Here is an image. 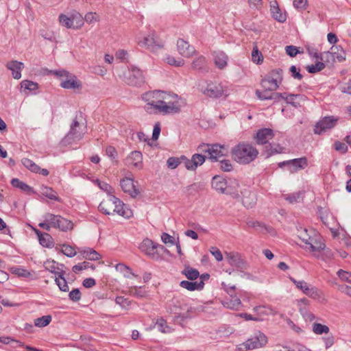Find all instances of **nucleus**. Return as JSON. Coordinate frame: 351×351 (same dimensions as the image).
<instances>
[{
	"instance_id": "4c0bfd02",
	"label": "nucleus",
	"mask_w": 351,
	"mask_h": 351,
	"mask_svg": "<svg viewBox=\"0 0 351 351\" xmlns=\"http://www.w3.org/2000/svg\"><path fill=\"white\" fill-rule=\"evenodd\" d=\"M325 244L317 241L314 239H311V240L308 242V243L306 246V249L309 250L311 252H320L321 250H323L325 249Z\"/></svg>"
},
{
	"instance_id": "c9c22d12",
	"label": "nucleus",
	"mask_w": 351,
	"mask_h": 351,
	"mask_svg": "<svg viewBox=\"0 0 351 351\" xmlns=\"http://www.w3.org/2000/svg\"><path fill=\"white\" fill-rule=\"evenodd\" d=\"M40 193L43 195L47 197L50 199H53L57 202H60V197L56 195V192L53 191L52 188L43 186L40 188Z\"/></svg>"
},
{
	"instance_id": "f704fd0d",
	"label": "nucleus",
	"mask_w": 351,
	"mask_h": 351,
	"mask_svg": "<svg viewBox=\"0 0 351 351\" xmlns=\"http://www.w3.org/2000/svg\"><path fill=\"white\" fill-rule=\"evenodd\" d=\"M181 274L184 275L190 280H195L199 276L198 270L189 265L184 267Z\"/></svg>"
},
{
	"instance_id": "ddd939ff",
	"label": "nucleus",
	"mask_w": 351,
	"mask_h": 351,
	"mask_svg": "<svg viewBox=\"0 0 351 351\" xmlns=\"http://www.w3.org/2000/svg\"><path fill=\"white\" fill-rule=\"evenodd\" d=\"M308 165L306 157L295 158L289 160L283 161L278 163V167L282 168L285 166L289 167V170L291 173H294L300 169H304Z\"/></svg>"
},
{
	"instance_id": "f03ea898",
	"label": "nucleus",
	"mask_w": 351,
	"mask_h": 351,
	"mask_svg": "<svg viewBox=\"0 0 351 351\" xmlns=\"http://www.w3.org/2000/svg\"><path fill=\"white\" fill-rule=\"evenodd\" d=\"M232 157L239 164H249L256 159L258 150L251 144L240 143L232 149Z\"/></svg>"
},
{
	"instance_id": "c756f323",
	"label": "nucleus",
	"mask_w": 351,
	"mask_h": 351,
	"mask_svg": "<svg viewBox=\"0 0 351 351\" xmlns=\"http://www.w3.org/2000/svg\"><path fill=\"white\" fill-rule=\"evenodd\" d=\"M306 100V97L300 94H289L286 98L285 101L287 104H291L295 108L300 107L301 102Z\"/></svg>"
},
{
	"instance_id": "72a5a7b5",
	"label": "nucleus",
	"mask_w": 351,
	"mask_h": 351,
	"mask_svg": "<svg viewBox=\"0 0 351 351\" xmlns=\"http://www.w3.org/2000/svg\"><path fill=\"white\" fill-rule=\"evenodd\" d=\"M117 208L115 213L125 217L129 218L132 215V210L128 208L120 199L119 202L116 204Z\"/></svg>"
},
{
	"instance_id": "aec40b11",
	"label": "nucleus",
	"mask_w": 351,
	"mask_h": 351,
	"mask_svg": "<svg viewBox=\"0 0 351 351\" xmlns=\"http://www.w3.org/2000/svg\"><path fill=\"white\" fill-rule=\"evenodd\" d=\"M271 89L263 88V90H256V95L261 100H273L274 102L280 100L282 95L279 93H271Z\"/></svg>"
},
{
	"instance_id": "5701e85b",
	"label": "nucleus",
	"mask_w": 351,
	"mask_h": 351,
	"mask_svg": "<svg viewBox=\"0 0 351 351\" xmlns=\"http://www.w3.org/2000/svg\"><path fill=\"white\" fill-rule=\"evenodd\" d=\"M8 69L12 71V76L14 79H20L21 77V70L24 68V64L21 62L17 60H11L6 64Z\"/></svg>"
},
{
	"instance_id": "6e6552de",
	"label": "nucleus",
	"mask_w": 351,
	"mask_h": 351,
	"mask_svg": "<svg viewBox=\"0 0 351 351\" xmlns=\"http://www.w3.org/2000/svg\"><path fill=\"white\" fill-rule=\"evenodd\" d=\"M86 132V126L80 125L75 119L71 125L70 130L64 138V143H71L72 141L80 140Z\"/></svg>"
},
{
	"instance_id": "c85d7f7f",
	"label": "nucleus",
	"mask_w": 351,
	"mask_h": 351,
	"mask_svg": "<svg viewBox=\"0 0 351 351\" xmlns=\"http://www.w3.org/2000/svg\"><path fill=\"white\" fill-rule=\"evenodd\" d=\"M83 258L90 261H97L101 258V255L93 248L84 247L79 251Z\"/></svg>"
},
{
	"instance_id": "49530a36",
	"label": "nucleus",
	"mask_w": 351,
	"mask_h": 351,
	"mask_svg": "<svg viewBox=\"0 0 351 351\" xmlns=\"http://www.w3.org/2000/svg\"><path fill=\"white\" fill-rule=\"evenodd\" d=\"M206 64V60L205 58L200 56L193 62L192 66L195 69L204 70L205 69Z\"/></svg>"
},
{
	"instance_id": "603ef678",
	"label": "nucleus",
	"mask_w": 351,
	"mask_h": 351,
	"mask_svg": "<svg viewBox=\"0 0 351 351\" xmlns=\"http://www.w3.org/2000/svg\"><path fill=\"white\" fill-rule=\"evenodd\" d=\"M252 59L254 63L260 64L263 60V56L257 48L256 46L254 47L252 52Z\"/></svg>"
},
{
	"instance_id": "cd10ccee",
	"label": "nucleus",
	"mask_w": 351,
	"mask_h": 351,
	"mask_svg": "<svg viewBox=\"0 0 351 351\" xmlns=\"http://www.w3.org/2000/svg\"><path fill=\"white\" fill-rule=\"evenodd\" d=\"M142 154L140 152H132L130 156L127 158L128 162L137 168L142 167Z\"/></svg>"
},
{
	"instance_id": "7c9ffc66",
	"label": "nucleus",
	"mask_w": 351,
	"mask_h": 351,
	"mask_svg": "<svg viewBox=\"0 0 351 351\" xmlns=\"http://www.w3.org/2000/svg\"><path fill=\"white\" fill-rule=\"evenodd\" d=\"M271 12L272 16L278 22L283 23L287 19L285 13H282L279 8L276 1H274V5H271Z\"/></svg>"
},
{
	"instance_id": "c03bdc74",
	"label": "nucleus",
	"mask_w": 351,
	"mask_h": 351,
	"mask_svg": "<svg viewBox=\"0 0 351 351\" xmlns=\"http://www.w3.org/2000/svg\"><path fill=\"white\" fill-rule=\"evenodd\" d=\"M60 23L67 28H76L74 25L73 20L71 17H68L64 14H60L59 16Z\"/></svg>"
},
{
	"instance_id": "0e129e2a",
	"label": "nucleus",
	"mask_w": 351,
	"mask_h": 351,
	"mask_svg": "<svg viewBox=\"0 0 351 351\" xmlns=\"http://www.w3.org/2000/svg\"><path fill=\"white\" fill-rule=\"evenodd\" d=\"M11 271L13 274H15L19 276L29 277L31 276V274L27 270L23 268L12 267Z\"/></svg>"
},
{
	"instance_id": "f3484780",
	"label": "nucleus",
	"mask_w": 351,
	"mask_h": 351,
	"mask_svg": "<svg viewBox=\"0 0 351 351\" xmlns=\"http://www.w3.org/2000/svg\"><path fill=\"white\" fill-rule=\"evenodd\" d=\"M120 185L125 193H128L132 197H136L139 193V190L136 188L133 179L125 178L121 180Z\"/></svg>"
},
{
	"instance_id": "9b49d317",
	"label": "nucleus",
	"mask_w": 351,
	"mask_h": 351,
	"mask_svg": "<svg viewBox=\"0 0 351 351\" xmlns=\"http://www.w3.org/2000/svg\"><path fill=\"white\" fill-rule=\"evenodd\" d=\"M226 258L229 265L241 271L245 270L248 268L247 261L238 252H226Z\"/></svg>"
},
{
	"instance_id": "7ed1b4c3",
	"label": "nucleus",
	"mask_w": 351,
	"mask_h": 351,
	"mask_svg": "<svg viewBox=\"0 0 351 351\" xmlns=\"http://www.w3.org/2000/svg\"><path fill=\"white\" fill-rule=\"evenodd\" d=\"M61 80L60 86L66 89H75L82 86V83L76 76L65 70L50 71Z\"/></svg>"
},
{
	"instance_id": "5fc2aeb1",
	"label": "nucleus",
	"mask_w": 351,
	"mask_h": 351,
	"mask_svg": "<svg viewBox=\"0 0 351 351\" xmlns=\"http://www.w3.org/2000/svg\"><path fill=\"white\" fill-rule=\"evenodd\" d=\"M270 77L268 75H265V77L261 80V85L263 88L265 89H271V90H276L278 88H274L273 85H274V82H271L269 79Z\"/></svg>"
},
{
	"instance_id": "e2e57ef3",
	"label": "nucleus",
	"mask_w": 351,
	"mask_h": 351,
	"mask_svg": "<svg viewBox=\"0 0 351 351\" xmlns=\"http://www.w3.org/2000/svg\"><path fill=\"white\" fill-rule=\"evenodd\" d=\"M62 252L68 257H73L76 254L75 249L69 245H63Z\"/></svg>"
},
{
	"instance_id": "8fccbe9b",
	"label": "nucleus",
	"mask_w": 351,
	"mask_h": 351,
	"mask_svg": "<svg viewBox=\"0 0 351 351\" xmlns=\"http://www.w3.org/2000/svg\"><path fill=\"white\" fill-rule=\"evenodd\" d=\"M241 305V300L237 297H232V299L226 303L224 306L230 309L237 310Z\"/></svg>"
},
{
	"instance_id": "a878e982",
	"label": "nucleus",
	"mask_w": 351,
	"mask_h": 351,
	"mask_svg": "<svg viewBox=\"0 0 351 351\" xmlns=\"http://www.w3.org/2000/svg\"><path fill=\"white\" fill-rule=\"evenodd\" d=\"M242 195V202L245 207L247 208H252L256 204L257 199L254 193L245 191Z\"/></svg>"
},
{
	"instance_id": "ea45409f",
	"label": "nucleus",
	"mask_w": 351,
	"mask_h": 351,
	"mask_svg": "<svg viewBox=\"0 0 351 351\" xmlns=\"http://www.w3.org/2000/svg\"><path fill=\"white\" fill-rule=\"evenodd\" d=\"M11 184L14 187L20 189L21 190H22L24 192L28 193V192H30L32 191V187H30L29 185H27L25 182L21 181L18 178H13L11 180Z\"/></svg>"
},
{
	"instance_id": "39448f33",
	"label": "nucleus",
	"mask_w": 351,
	"mask_h": 351,
	"mask_svg": "<svg viewBox=\"0 0 351 351\" xmlns=\"http://www.w3.org/2000/svg\"><path fill=\"white\" fill-rule=\"evenodd\" d=\"M45 219L50 223L51 227L58 228L62 231L66 232L72 230L73 228V223L71 221L63 218L60 215L47 213L45 215Z\"/></svg>"
},
{
	"instance_id": "f257e3e1",
	"label": "nucleus",
	"mask_w": 351,
	"mask_h": 351,
	"mask_svg": "<svg viewBox=\"0 0 351 351\" xmlns=\"http://www.w3.org/2000/svg\"><path fill=\"white\" fill-rule=\"evenodd\" d=\"M168 95L163 91L153 90L142 95V99L146 103L144 110L149 114H177L180 112L178 101H167Z\"/></svg>"
},
{
	"instance_id": "2eb2a0df",
	"label": "nucleus",
	"mask_w": 351,
	"mask_h": 351,
	"mask_svg": "<svg viewBox=\"0 0 351 351\" xmlns=\"http://www.w3.org/2000/svg\"><path fill=\"white\" fill-rule=\"evenodd\" d=\"M291 281L300 289L304 294L312 298H317L319 297V292L318 289L314 287L310 286L307 282L304 280H297L295 278L290 277Z\"/></svg>"
},
{
	"instance_id": "680f3d73",
	"label": "nucleus",
	"mask_w": 351,
	"mask_h": 351,
	"mask_svg": "<svg viewBox=\"0 0 351 351\" xmlns=\"http://www.w3.org/2000/svg\"><path fill=\"white\" fill-rule=\"evenodd\" d=\"M71 19L73 23H76V28L80 27L84 24V19L79 12L72 14Z\"/></svg>"
},
{
	"instance_id": "4468645a",
	"label": "nucleus",
	"mask_w": 351,
	"mask_h": 351,
	"mask_svg": "<svg viewBox=\"0 0 351 351\" xmlns=\"http://www.w3.org/2000/svg\"><path fill=\"white\" fill-rule=\"evenodd\" d=\"M119 202V199L114 195H108L106 199H104L99 205V211L106 215H113L116 210V204Z\"/></svg>"
},
{
	"instance_id": "79ce46f5",
	"label": "nucleus",
	"mask_w": 351,
	"mask_h": 351,
	"mask_svg": "<svg viewBox=\"0 0 351 351\" xmlns=\"http://www.w3.org/2000/svg\"><path fill=\"white\" fill-rule=\"evenodd\" d=\"M128 293L136 298H144L146 296V292L141 289V287L132 286L129 287Z\"/></svg>"
},
{
	"instance_id": "de8ad7c7",
	"label": "nucleus",
	"mask_w": 351,
	"mask_h": 351,
	"mask_svg": "<svg viewBox=\"0 0 351 351\" xmlns=\"http://www.w3.org/2000/svg\"><path fill=\"white\" fill-rule=\"evenodd\" d=\"M298 237L306 244L307 245L308 242L311 240L312 237L308 234L307 229L300 228L298 229Z\"/></svg>"
},
{
	"instance_id": "4be33fe9",
	"label": "nucleus",
	"mask_w": 351,
	"mask_h": 351,
	"mask_svg": "<svg viewBox=\"0 0 351 351\" xmlns=\"http://www.w3.org/2000/svg\"><path fill=\"white\" fill-rule=\"evenodd\" d=\"M274 136V134L271 129H261L256 133V142L258 144H266L269 140L273 138Z\"/></svg>"
},
{
	"instance_id": "a211bd4d",
	"label": "nucleus",
	"mask_w": 351,
	"mask_h": 351,
	"mask_svg": "<svg viewBox=\"0 0 351 351\" xmlns=\"http://www.w3.org/2000/svg\"><path fill=\"white\" fill-rule=\"evenodd\" d=\"M210 156L207 158L212 162H215L219 157L226 156L228 149L225 145L220 144H210Z\"/></svg>"
},
{
	"instance_id": "1a4fd4ad",
	"label": "nucleus",
	"mask_w": 351,
	"mask_h": 351,
	"mask_svg": "<svg viewBox=\"0 0 351 351\" xmlns=\"http://www.w3.org/2000/svg\"><path fill=\"white\" fill-rule=\"evenodd\" d=\"M138 45L141 47H147L152 52H156L163 48L164 42L155 34H153L145 37L143 40L139 41Z\"/></svg>"
},
{
	"instance_id": "f8f14e48",
	"label": "nucleus",
	"mask_w": 351,
	"mask_h": 351,
	"mask_svg": "<svg viewBox=\"0 0 351 351\" xmlns=\"http://www.w3.org/2000/svg\"><path fill=\"white\" fill-rule=\"evenodd\" d=\"M126 83L131 86H140L145 80L142 71L136 66H131L126 76Z\"/></svg>"
},
{
	"instance_id": "dca6fc26",
	"label": "nucleus",
	"mask_w": 351,
	"mask_h": 351,
	"mask_svg": "<svg viewBox=\"0 0 351 351\" xmlns=\"http://www.w3.org/2000/svg\"><path fill=\"white\" fill-rule=\"evenodd\" d=\"M207 156L202 154H195L192 156L191 159H188L186 156H182L181 159L183 160L185 167L188 170L194 171L198 166L202 165Z\"/></svg>"
},
{
	"instance_id": "774afa93",
	"label": "nucleus",
	"mask_w": 351,
	"mask_h": 351,
	"mask_svg": "<svg viewBox=\"0 0 351 351\" xmlns=\"http://www.w3.org/2000/svg\"><path fill=\"white\" fill-rule=\"evenodd\" d=\"M69 299L73 302H78L81 299V292L79 289H73L69 294Z\"/></svg>"
},
{
	"instance_id": "13d9d810",
	"label": "nucleus",
	"mask_w": 351,
	"mask_h": 351,
	"mask_svg": "<svg viewBox=\"0 0 351 351\" xmlns=\"http://www.w3.org/2000/svg\"><path fill=\"white\" fill-rule=\"evenodd\" d=\"M325 67V64L322 62H318L315 64H313L311 66H308L307 67V71L310 73H315L323 70Z\"/></svg>"
},
{
	"instance_id": "473e14b6",
	"label": "nucleus",
	"mask_w": 351,
	"mask_h": 351,
	"mask_svg": "<svg viewBox=\"0 0 351 351\" xmlns=\"http://www.w3.org/2000/svg\"><path fill=\"white\" fill-rule=\"evenodd\" d=\"M215 65L219 69H223L227 65L228 57L222 51L216 52L214 55Z\"/></svg>"
},
{
	"instance_id": "a18cd8bd",
	"label": "nucleus",
	"mask_w": 351,
	"mask_h": 351,
	"mask_svg": "<svg viewBox=\"0 0 351 351\" xmlns=\"http://www.w3.org/2000/svg\"><path fill=\"white\" fill-rule=\"evenodd\" d=\"M247 225L249 227L254 228L256 230H259L260 232H263L264 230H265L266 232H269V229H271L270 228H267V226L257 221H248L247 222Z\"/></svg>"
},
{
	"instance_id": "4d7b16f0",
	"label": "nucleus",
	"mask_w": 351,
	"mask_h": 351,
	"mask_svg": "<svg viewBox=\"0 0 351 351\" xmlns=\"http://www.w3.org/2000/svg\"><path fill=\"white\" fill-rule=\"evenodd\" d=\"M337 274L342 281L351 284V272H348L343 269H339L337 272Z\"/></svg>"
},
{
	"instance_id": "69168bd1",
	"label": "nucleus",
	"mask_w": 351,
	"mask_h": 351,
	"mask_svg": "<svg viewBox=\"0 0 351 351\" xmlns=\"http://www.w3.org/2000/svg\"><path fill=\"white\" fill-rule=\"evenodd\" d=\"M115 302L120 305L123 308H127L131 304V301L122 296H118L115 299Z\"/></svg>"
},
{
	"instance_id": "3c124183",
	"label": "nucleus",
	"mask_w": 351,
	"mask_h": 351,
	"mask_svg": "<svg viewBox=\"0 0 351 351\" xmlns=\"http://www.w3.org/2000/svg\"><path fill=\"white\" fill-rule=\"evenodd\" d=\"M313 331L317 335H322L323 333H328L329 328L326 325L315 323L313 326Z\"/></svg>"
},
{
	"instance_id": "6e6d98bb",
	"label": "nucleus",
	"mask_w": 351,
	"mask_h": 351,
	"mask_svg": "<svg viewBox=\"0 0 351 351\" xmlns=\"http://www.w3.org/2000/svg\"><path fill=\"white\" fill-rule=\"evenodd\" d=\"M182 162L184 163V161L182 159H181V157H170L167 162L168 167L173 169H176Z\"/></svg>"
},
{
	"instance_id": "37998d69",
	"label": "nucleus",
	"mask_w": 351,
	"mask_h": 351,
	"mask_svg": "<svg viewBox=\"0 0 351 351\" xmlns=\"http://www.w3.org/2000/svg\"><path fill=\"white\" fill-rule=\"evenodd\" d=\"M51 321V315H44L34 320V325L38 327H45L50 324Z\"/></svg>"
},
{
	"instance_id": "09e8293b",
	"label": "nucleus",
	"mask_w": 351,
	"mask_h": 351,
	"mask_svg": "<svg viewBox=\"0 0 351 351\" xmlns=\"http://www.w3.org/2000/svg\"><path fill=\"white\" fill-rule=\"evenodd\" d=\"M158 330L163 333L170 332L171 328L167 325V322L163 318H160L156 323Z\"/></svg>"
},
{
	"instance_id": "864d4df0",
	"label": "nucleus",
	"mask_w": 351,
	"mask_h": 351,
	"mask_svg": "<svg viewBox=\"0 0 351 351\" xmlns=\"http://www.w3.org/2000/svg\"><path fill=\"white\" fill-rule=\"evenodd\" d=\"M21 88H24L25 90H28L30 91L35 90L38 88L37 83L29 80L22 81L21 83Z\"/></svg>"
},
{
	"instance_id": "a19ab883",
	"label": "nucleus",
	"mask_w": 351,
	"mask_h": 351,
	"mask_svg": "<svg viewBox=\"0 0 351 351\" xmlns=\"http://www.w3.org/2000/svg\"><path fill=\"white\" fill-rule=\"evenodd\" d=\"M21 162L27 169L30 170L32 172L38 173L40 170V167L29 158H23L21 160Z\"/></svg>"
},
{
	"instance_id": "b1692460",
	"label": "nucleus",
	"mask_w": 351,
	"mask_h": 351,
	"mask_svg": "<svg viewBox=\"0 0 351 351\" xmlns=\"http://www.w3.org/2000/svg\"><path fill=\"white\" fill-rule=\"evenodd\" d=\"M282 73L283 71L281 69H276L271 70L267 74L270 77V80L274 82V85H273V87L274 88H278L282 83Z\"/></svg>"
},
{
	"instance_id": "20e7f679",
	"label": "nucleus",
	"mask_w": 351,
	"mask_h": 351,
	"mask_svg": "<svg viewBox=\"0 0 351 351\" xmlns=\"http://www.w3.org/2000/svg\"><path fill=\"white\" fill-rule=\"evenodd\" d=\"M267 343V337L262 332H259L256 336L252 337L245 342L237 346L239 351H247L250 350L262 348Z\"/></svg>"
},
{
	"instance_id": "6ab92c4d",
	"label": "nucleus",
	"mask_w": 351,
	"mask_h": 351,
	"mask_svg": "<svg viewBox=\"0 0 351 351\" xmlns=\"http://www.w3.org/2000/svg\"><path fill=\"white\" fill-rule=\"evenodd\" d=\"M177 47L179 53L184 57L189 58L195 53V49L181 38L177 41Z\"/></svg>"
},
{
	"instance_id": "393cba45",
	"label": "nucleus",
	"mask_w": 351,
	"mask_h": 351,
	"mask_svg": "<svg viewBox=\"0 0 351 351\" xmlns=\"http://www.w3.org/2000/svg\"><path fill=\"white\" fill-rule=\"evenodd\" d=\"M253 311L256 313L255 317L261 319L259 322L263 321L265 316L274 315V311L269 306H256L253 308Z\"/></svg>"
},
{
	"instance_id": "423d86ee",
	"label": "nucleus",
	"mask_w": 351,
	"mask_h": 351,
	"mask_svg": "<svg viewBox=\"0 0 351 351\" xmlns=\"http://www.w3.org/2000/svg\"><path fill=\"white\" fill-rule=\"evenodd\" d=\"M198 86L200 91L209 97L218 98L223 95L224 90L221 84L202 82Z\"/></svg>"
},
{
	"instance_id": "bb28decb",
	"label": "nucleus",
	"mask_w": 351,
	"mask_h": 351,
	"mask_svg": "<svg viewBox=\"0 0 351 351\" xmlns=\"http://www.w3.org/2000/svg\"><path fill=\"white\" fill-rule=\"evenodd\" d=\"M180 286L191 291L195 290L200 291L203 289L204 282L202 281L190 282L188 280H182L180 282Z\"/></svg>"
},
{
	"instance_id": "e433bc0d",
	"label": "nucleus",
	"mask_w": 351,
	"mask_h": 351,
	"mask_svg": "<svg viewBox=\"0 0 351 351\" xmlns=\"http://www.w3.org/2000/svg\"><path fill=\"white\" fill-rule=\"evenodd\" d=\"M64 271H63L58 273V276H56L55 281L61 291L66 292L69 291V286L64 277Z\"/></svg>"
},
{
	"instance_id": "2f4dec72",
	"label": "nucleus",
	"mask_w": 351,
	"mask_h": 351,
	"mask_svg": "<svg viewBox=\"0 0 351 351\" xmlns=\"http://www.w3.org/2000/svg\"><path fill=\"white\" fill-rule=\"evenodd\" d=\"M326 56H332L333 59H337L339 62H341L346 59V53L343 49H339L338 47H332L331 51L325 52L324 54Z\"/></svg>"
},
{
	"instance_id": "9d476101",
	"label": "nucleus",
	"mask_w": 351,
	"mask_h": 351,
	"mask_svg": "<svg viewBox=\"0 0 351 351\" xmlns=\"http://www.w3.org/2000/svg\"><path fill=\"white\" fill-rule=\"evenodd\" d=\"M337 121L338 118H335L333 116L324 117L315 125L314 133L322 134L326 132L327 130L333 128L337 124Z\"/></svg>"
},
{
	"instance_id": "bf43d9fd",
	"label": "nucleus",
	"mask_w": 351,
	"mask_h": 351,
	"mask_svg": "<svg viewBox=\"0 0 351 351\" xmlns=\"http://www.w3.org/2000/svg\"><path fill=\"white\" fill-rule=\"evenodd\" d=\"M282 150V147L280 145H277L276 147H273V146L269 144L265 146V152L267 154V158L271 156L274 154L280 153Z\"/></svg>"
},
{
	"instance_id": "0eeeda50",
	"label": "nucleus",
	"mask_w": 351,
	"mask_h": 351,
	"mask_svg": "<svg viewBox=\"0 0 351 351\" xmlns=\"http://www.w3.org/2000/svg\"><path fill=\"white\" fill-rule=\"evenodd\" d=\"M212 187L221 193H226L235 199H239L240 195L238 191H232L231 186L228 185L227 181L219 176H215L212 180Z\"/></svg>"
},
{
	"instance_id": "58836bf2",
	"label": "nucleus",
	"mask_w": 351,
	"mask_h": 351,
	"mask_svg": "<svg viewBox=\"0 0 351 351\" xmlns=\"http://www.w3.org/2000/svg\"><path fill=\"white\" fill-rule=\"evenodd\" d=\"M38 240L40 244L45 247L51 248L53 247V239L48 233H45Z\"/></svg>"
},
{
	"instance_id": "338daca9",
	"label": "nucleus",
	"mask_w": 351,
	"mask_h": 351,
	"mask_svg": "<svg viewBox=\"0 0 351 351\" xmlns=\"http://www.w3.org/2000/svg\"><path fill=\"white\" fill-rule=\"evenodd\" d=\"M285 51L287 55H289L290 57H292V58L296 56L297 54L300 53L298 48L293 45L286 46Z\"/></svg>"
},
{
	"instance_id": "412c9836",
	"label": "nucleus",
	"mask_w": 351,
	"mask_h": 351,
	"mask_svg": "<svg viewBox=\"0 0 351 351\" xmlns=\"http://www.w3.org/2000/svg\"><path fill=\"white\" fill-rule=\"evenodd\" d=\"M160 247L161 249L164 248V246L159 244H155L151 239H145L139 245V249L145 252L147 255H151L154 254V250Z\"/></svg>"
},
{
	"instance_id": "052dcab7",
	"label": "nucleus",
	"mask_w": 351,
	"mask_h": 351,
	"mask_svg": "<svg viewBox=\"0 0 351 351\" xmlns=\"http://www.w3.org/2000/svg\"><path fill=\"white\" fill-rule=\"evenodd\" d=\"M83 19L84 21L89 24L95 23L99 20L96 12H88Z\"/></svg>"
}]
</instances>
